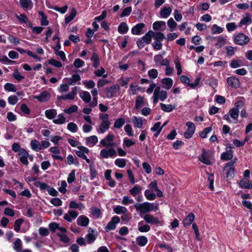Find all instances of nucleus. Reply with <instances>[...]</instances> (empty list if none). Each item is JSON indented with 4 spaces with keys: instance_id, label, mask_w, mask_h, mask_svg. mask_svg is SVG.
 I'll list each match as a JSON object with an SVG mask.
<instances>
[{
    "instance_id": "nucleus-1",
    "label": "nucleus",
    "mask_w": 252,
    "mask_h": 252,
    "mask_svg": "<svg viewBox=\"0 0 252 252\" xmlns=\"http://www.w3.org/2000/svg\"><path fill=\"white\" fill-rule=\"evenodd\" d=\"M134 207L136 211L140 214H144L152 211H157L158 210V203H152L145 202L142 203H135Z\"/></svg>"
},
{
    "instance_id": "nucleus-2",
    "label": "nucleus",
    "mask_w": 252,
    "mask_h": 252,
    "mask_svg": "<svg viewBox=\"0 0 252 252\" xmlns=\"http://www.w3.org/2000/svg\"><path fill=\"white\" fill-rule=\"evenodd\" d=\"M155 32L152 31H149L144 36L139 38L136 43L138 47L141 49L144 47L146 44H149L152 41V38L154 36Z\"/></svg>"
},
{
    "instance_id": "nucleus-3",
    "label": "nucleus",
    "mask_w": 252,
    "mask_h": 252,
    "mask_svg": "<svg viewBox=\"0 0 252 252\" xmlns=\"http://www.w3.org/2000/svg\"><path fill=\"white\" fill-rule=\"evenodd\" d=\"M234 42L239 45H246L250 41L249 37L243 33H239L234 36Z\"/></svg>"
},
{
    "instance_id": "nucleus-4",
    "label": "nucleus",
    "mask_w": 252,
    "mask_h": 252,
    "mask_svg": "<svg viewBox=\"0 0 252 252\" xmlns=\"http://www.w3.org/2000/svg\"><path fill=\"white\" fill-rule=\"evenodd\" d=\"M114 140V135L112 133H109L105 138L101 140L100 143L104 147H114L116 144L113 142Z\"/></svg>"
},
{
    "instance_id": "nucleus-5",
    "label": "nucleus",
    "mask_w": 252,
    "mask_h": 252,
    "mask_svg": "<svg viewBox=\"0 0 252 252\" xmlns=\"http://www.w3.org/2000/svg\"><path fill=\"white\" fill-rule=\"evenodd\" d=\"M237 159H235L233 161H230L227 163L224 167V170L226 171V178H233L234 175V163Z\"/></svg>"
},
{
    "instance_id": "nucleus-6",
    "label": "nucleus",
    "mask_w": 252,
    "mask_h": 252,
    "mask_svg": "<svg viewBox=\"0 0 252 252\" xmlns=\"http://www.w3.org/2000/svg\"><path fill=\"white\" fill-rule=\"evenodd\" d=\"M78 92V88L75 87L72 88V90L68 94L62 95H58L57 99L60 101L61 99L63 100H72L73 99L75 96L76 95Z\"/></svg>"
},
{
    "instance_id": "nucleus-7",
    "label": "nucleus",
    "mask_w": 252,
    "mask_h": 252,
    "mask_svg": "<svg viewBox=\"0 0 252 252\" xmlns=\"http://www.w3.org/2000/svg\"><path fill=\"white\" fill-rule=\"evenodd\" d=\"M186 126H188V129L184 133V136L187 139L190 138L195 130V125L191 122H188L186 123Z\"/></svg>"
},
{
    "instance_id": "nucleus-8",
    "label": "nucleus",
    "mask_w": 252,
    "mask_h": 252,
    "mask_svg": "<svg viewBox=\"0 0 252 252\" xmlns=\"http://www.w3.org/2000/svg\"><path fill=\"white\" fill-rule=\"evenodd\" d=\"M116 155V150L111 147L109 149L106 150L103 149L100 151V156L102 158H107L109 157H112Z\"/></svg>"
},
{
    "instance_id": "nucleus-9",
    "label": "nucleus",
    "mask_w": 252,
    "mask_h": 252,
    "mask_svg": "<svg viewBox=\"0 0 252 252\" xmlns=\"http://www.w3.org/2000/svg\"><path fill=\"white\" fill-rule=\"evenodd\" d=\"M120 90V87L118 84H115L105 89L106 96L108 98H112L116 91Z\"/></svg>"
},
{
    "instance_id": "nucleus-10",
    "label": "nucleus",
    "mask_w": 252,
    "mask_h": 252,
    "mask_svg": "<svg viewBox=\"0 0 252 252\" xmlns=\"http://www.w3.org/2000/svg\"><path fill=\"white\" fill-rule=\"evenodd\" d=\"M120 221V218L117 216L113 217L111 221L108 222L105 228V230L108 232L110 230H113L116 227V224Z\"/></svg>"
},
{
    "instance_id": "nucleus-11",
    "label": "nucleus",
    "mask_w": 252,
    "mask_h": 252,
    "mask_svg": "<svg viewBox=\"0 0 252 252\" xmlns=\"http://www.w3.org/2000/svg\"><path fill=\"white\" fill-rule=\"evenodd\" d=\"M144 220L147 223L152 224H158L160 222L158 218L155 217L149 214L145 215Z\"/></svg>"
},
{
    "instance_id": "nucleus-12",
    "label": "nucleus",
    "mask_w": 252,
    "mask_h": 252,
    "mask_svg": "<svg viewBox=\"0 0 252 252\" xmlns=\"http://www.w3.org/2000/svg\"><path fill=\"white\" fill-rule=\"evenodd\" d=\"M227 83L232 88H238L240 86L239 80L235 77H230L227 78Z\"/></svg>"
},
{
    "instance_id": "nucleus-13",
    "label": "nucleus",
    "mask_w": 252,
    "mask_h": 252,
    "mask_svg": "<svg viewBox=\"0 0 252 252\" xmlns=\"http://www.w3.org/2000/svg\"><path fill=\"white\" fill-rule=\"evenodd\" d=\"M50 94L47 91H43L39 95L34 96V98L40 102H45L49 99Z\"/></svg>"
},
{
    "instance_id": "nucleus-14",
    "label": "nucleus",
    "mask_w": 252,
    "mask_h": 252,
    "mask_svg": "<svg viewBox=\"0 0 252 252\" xmlns=\"http://www.w3.org/2000/svg\"><path fill=\"white\" fill-rule=\"evenodd\" d=\"M77 148L79 149V150L76 151L75 153L76 155L83 159H86V156L85 154L89 153V150L84 146H77Z\"/></svg>"
},
{
    "instance_id": "nucleus-15",
    "label": "nucleus",
    "mask_w": 252,
    "mask_h": 252,
    "mask_svg": "<svg viewBox=\"0 0 252 252\" xmlns=\"http://www.w3.org/2000/svg\"><path fill=\"white\" fill-rule=\"evenodd\" d=\"M110 122H101L97 131L98 133H104L110 127Z\"/></svg>"
},
{
    "instance_id": "nucleus-16",
    "label": "nucleus",
    "mask_w": 252,
    "mask_h": 252,
    "mask_svg": "<svg viewBox=\"0 0 252 252\" xmlns=\"http://www.w3.org/2000/svg\"><path fill=\"white\" fill-rule=\"evenodd\" d=\"M157 91V96L161 101H164L167 96V93L165 91L161 90L160 87H157L154 92Z\"/></svg>"
},
{
    "instance_id": "nucleus-17",
    "label": "nucleus",
    "mask_w": 252,
    "mask_h": 252,
    "mask_svg": "<svg viewBox=\"0 0 252 252\" xmlns=\"http://www.w3.org/2000/svg\"><path fill=\"white\" fill-rule=\"evenodd\" d=\"M89 223V219L84 215L79 216L77 220V224L81 226H87Z\"/></svg>"
},
{
    "instance_id": "nucleus-18",
    "label": "nucleus",
    "mask_w": 252,
    "mask_h": 252,
    "mask_svg": "<svg viewBox=\"0 0 252 252\" xmlns=\"http://www.w3.org/2000/svg\"><path fill=\"white\" fill-rule=\"evenodd\" d=\"M144 23H139L134 26L131 29V33L134 35H140L141 34L142 29L145 27Z\"/></svg>"
},
{
    "instance_id": "nucleus-19",
    "label": "nucleus",
    "mask_w": 252,
    "mask_h": 252,
    "mask_svg": "<svg viewBox=\"0 0 252 252\" xmlns=\"http://www.w3.org/2000/svg\"><path fill=\"white\" fill-rule=\"evenodd\" d=\"M19 3L24 9L29 10L32 8L33 3L31 0H20Z\"/></svg>"
},
{
    "instance_id": "nucleus-20",
    "label": "nucleus",
    "mask_w": 252,
    "mask_h": 252,
    "mask_svg": "<svg viewBox=\"0 0 252 252\" xmlns=\"http://www.w3.org/2000/svg\"><path fill=\"white\" fill-rule=\"evenodd\" d=\"M194 215L190 213L183 220V224L185 227L189 226L194 220Z\"/></svg>"
},
{
    "instance_id": "nucleus-21",
    "label": "nucleus",
    "mask_w": 252,
    "mask_h": 252,
    "mask_svg": "<svg viewBox=\"0 0 252 252\" xmlns=\"http://www.w3.org/2000/svg\"><path fill=\"white\" fill-rule=\"evenodd\" d=\"M94 231L90 228L89 230V233L86 236L87 242L90 244L93 243L96 239L95 235L94 234Z\"/></svg>"
},
{
    "instance_id": "nucleus-22",
    "label": "nucleus",
    "mask_w": 252,
    "mask_h": 252,
    "mask_svg": "<svg viewBox=\"0 0 252 252\" xmlns=\"http://www.w3.org/2000/svg\"><path fill=\"white\" fill-rule=\"evenodd\" d=\"M239 114V110L237 108H232L229 111V114L231 118H232L235 124H236L238 122V118Z\"/></svg>"
},
{
    "instance_id": "nucleus-23",
    "label": "nucleus",
    "mask_w": 252,
    "mask_h": 252,
    "mask_svg": "<svg viewBox=\"0 0 252 252\" xmlns=\"http://www.w3.org/2000/svg\"><path fill=\"white\" fill-rule=\"evenodd\" d=\"M161 106V109L162 111L166 112H172L174 109H176V104L171 105V104H165L162 103L160 104Z\"/></svg>"
},
{
    "instance_id": "nucleus-24",
    "label": "nucleus",
    "mask_w": 252,
    "mask_h": 252,
    "mask_svg": "<svg viewBox=\"0 0 252 252\" xmlns=\"http://www.w3.org/2000/svg\"><path fill=\"white\" fill-rule=\"evenodd\" d=\"M161 82L164 85L163 87L167 90H169L173 85V80L170 78H164L162 79Z\"/></svg>"
},
{
    "instance_id": "nucleus-25",
    "label": "nucleus",
    "mask_w": 252,
    "mask_h": 252,
    "mask_svg": "<svg viewBox=\"0 0 252 252\" xmlns=\"http://www.w3.org/2000/svg\"><path fill=\"white\" fill-rule=\"evenodd\" d=\"M233 151L229 150L221 154L220 158L223 160H227L233 158Z\"/></svg>"
},
{
    "instance_id": "nucleus-26",
    "label": "nucleus",
    "mask_w": 252,
    "mask_h": 252,
    "mask_svg": "<svg viewBox=\"0 0 252 252\" xmlns=\"http://www.w3.org/2000/svg\"><path fill=\"white\" fill-rule=\"evenodd\" d=\"M172 9L170 7H164L160 11V15L163 18H167L171 14Z\"/></svg>"
},
{
    "instance_id": "nucleus-27",
    "label": "nucleus",
    "mask_w": 252,
    "mask_h": 252,
    "mask_svg": "<svg viewBox=\"0 0 252 252\" xmlns=\"http://www.w3.org/2000/svg\"><path fill=\"white\" fill-rule=\"evenodd\" d=\"M57 112L56 109H50L45 111V115L48 119H53L57 116Z\"/></svg>"
},
{
    "instance_id": "nucleus-28",
    "label": "nucleus",
    "mask_w": 252,
    "mask_h": 252,
    "mask_svg": "<svg viewBox=\"0 0 252 252\" xmlns=\"http://www.w3.org/2000/svg\"><path fill=\"white\" fill-rule=\"evenodd\" d=\"M199 160L207 164V165H210L211 164V161L208 157V156H207L206 152L203 150L202 153V155L199 157Z\"/></svg>"
},
{
    "instance_id": "nucleus-29",
    "label": "nucleus",
    "mask_w": 252,
    "mask_h": 252,
    "mask_svg": "<svg viewBox=\"0 0 252 252\" xmlns=\"http://www.w3.org/2000/svg\"><path fill=\"white\" fill-rule=\"evenodd\" d=\"M80 96L82 100L86 103L90 102L91 96L90 93L87 91H83L80 94Z\"/></svg>"
},
{
    "instance_id": "nucleus-30",
    "label": "nucleus",
    "mask_w": 252,
    "mask_h": 252,
    "mask_svg": "<svg viewBox=\"0 0 252 252\" xmlns=\"http://www.w3.org/2000/svg\"><path fill=\"white\" fill-rule=\"evenodd\" d=\"M128 30V27L125 22L121 23L118 27V31L121 34L126 33Z\"/></svg>"
},
{
    "instance_id": "nucleus-31",
    "label": "nucleus",
    "mask_w": 252,
    "mask_h": 252,
    "mask_svg": "<svg viewBox=\"0 0 252 252\" xmlns=\"http://www.w3.org/2000/svg\"><path fill=\"white\" fill-rule=\"evenodd\" d=\"M136 243L139 246L143 247L148 242L147 238L144 236H138L136 239Z\"/></svg>"
},
{
    "instance_id": "nucleus-32",
    "label": "nucleus",
    "mask_w": 252,
    "mask_h": 252,
    "mask_svg": "<svg viewBox=\"0 0 252 252\" xmlns=\"http://www.w3.org/2000/svg\"><path fill=\"white\" fill-rule=\"evenodd\" d=\"M91 60L93 62V67L96 68L99 65V59L98 55L96 53L94 52L91 58Z\"/></svg>"
},
{
    "instance_id": "nucleus-33",
    "label": "nucleus",
    "mask_w": 252,
    "mask_h": 252,
    "mask_svg": "<svg viewBox=\"0 0 252 252\" xmlns=\"http://www.w3.org/2000/svg\"><path fill=\"white\" fill-rule=\"evenodd\" d=\"M143 221H140L138 223V230L141 232H147L150 230V226L148 224L142 225Z\"/></svg>"
},
{
    "instance_id": "nucleus-34",
    "label": "nucleus",
    "mask_w": 252,
    "mask_h": 252,
    "mask_svg": "<svg viewBox=\"0 0 252 252\" xmlns=\"http://www.w3.org/2000/svg\"><path fill=\"white\" fill-rule=\"evenodd\" d=\"M239 185L242 188L252 189V184L249 180L242 179L239 183Z\"/></svg>"
},
{
    "instance_id": "nucleus-35",
    "label": "nucleus",
    "mask_w": 252,
    "mask_h": 252,
    "mask_svg": "<svg viewBox=\"0 0 252 252\" xmlns=\"http://www.w3.org/2000/svg\"><path fill=\"white\" fill-rule=\"evenodd\" d=\"M31 148L32 150L38 152L41 149V145L39 141L36 140H32L31 142Z\"/></svg>"
},
{
    "instance_id": "nucleus-36",
    "label": "nucleus",
    "mask_w": 252,
    "mask_h": 252,
    "mask_svg": "<svg viewBox=\"0 0 252 252\" xmlns=\"http://www.w3.org/2000/svg\"><path fill=\"white\" fill-rule=\"evenodd\" d=\"M132 122L134 126L138 128H141L143 125V121L141 117L137 118L136 116H133L132 119Z\"/></svg>"
},
{
    "instance_id": "nucleus-37",
    "label": "nucleus",
    "mask_w": 252,
    "mask_h": 252,
    "mask_svg": "<svg viewBox=\"0 0 252 252\" xmlns=\"http://www.w3.org/2000/svg\"><path fill=\"white\" fill-rule=\"evenodd\" d=\"M217 42L215 44V46L217 48H220L225 44L226 39L221 36H219L217 39Z\"/></svg>"
},
{
    "instance_id": "nucleus-38",
    "label": "nucleus",
    "mask_w": 252,
    "mask_h": 252,
    "mask_svg": "<svg viewBox=\"0 0 252 252\" xmlns=\"http://www.w3.org/2000/svg\"><path fill=\"white\" fill-rule=\"evenodd\" d=\"M142 190V187L141 186L136 185L131 189L129 190L130 193L133 196H135L138 194L140 193Z\"/></svg>"
},
{
    "instance_id": "nucleus-39",
    "label": "nucleus",
    "mask_w": 252,
    "mask_h": 252,
    "mask_svg": "<svg viewBox=\"0 0 252 252\" xmlns=\"http://www.w3.org/2000/svg\"><path fill=\"white\" fill-rule=\"evenodd\" d=\"M76 14V11L74 8H72L69 15L66 16L65 18V24L69 23L70 21H71L75 17Z\"/></svg>"
},
{
    "instance_id": "nucleus-40",
    "label": "nucleus",
    "mask_w": 252,
    "mask_h": 252,
    "mask_svg": "<svg viewBox=\"0 0 252 252\" xmlns=\"http://www.w3.org/2000/svg\"><path fill=\"white\" fill-rule=\"evenodd\" d=\"M22 241L19 238H17L13 243V249L17 252H19L22 250Z\"/></svg>"
},
{
    "instance_id": "nucleus-41",
    "label": "nucleus",
    "mask_w": 252,
    "mask_h": 252,
    "mask_svg": "<svg viewBox=\"0 0 252 252\" xmlns=\"http://www.w3.org/2000/svg\"><path fill=\"white\" fill-rule=\"evenodd\" d=\"M125 123V120L123 118L116 119L114 124V127L116 128H120Z\"/></svg>"
},
{
    "instance_id": "nucleus-42",
    "label": "nucleus",
    "mask_w": 252,
    "mask_h": 252,
    "mask_svg": "<svg viewBox=\"0 0 252 252\" xmlns=\"http://www.w3.org/2000/svg\"><path fill=\"white\" fill-rule=\"evenodd\" d=\"M53 123L55 124L62 125L65 123V118L62 114H59L58 118L53 121Z\"/></svg>"
},
{
    "instance_id": "nucleus-43",
    "label": "nucleus",
    "mask_w": 252,
    "mask_h": 252,
    "mask_svg": "<svg viewBox=\"0 0 252 252\" xmlns=\"http://www.w3.org/2000/svg\"><path fill=\"white\" fill-rule=\"evenodd\" d=\"M126 163V159L124 158H117L115 161V164L120 168H124Z\"/></svg>"
},
{
    "instance_id": "nucleus-44",
    "label": "nucleus",
    "mask_w": 252,
    "mask_h": 252,
    "mask_svg": "<svg viewBox=\"0 0 252 252\" xmlns=\"http://www.w3.org/2000/svg\"><path fill=\"white\" fill-rule=\"evenodd\" d=\"M113 211L116 214H120L121 213H126L127 211V210L125 207L118 205L114 208Z\"/></svg>"
},
{
    "instance_id": "nucleus-45",
    "label": "nucleus",
    "mask_w": 252,
    "mask_h": 252,
    "mask_svg": "<svg viewBox=\"0 0 252 252\" xmlns=\"http://www.w3.org/2000/svg\"><path fill=\"white\" fill-rule=\"evenodd\" d=\"M144 103V97L138 95L136 97L135 100V108L138 109Z\"/></svg>"
},
{
    "instance_id": "nucleus-46",
    "label": "nucleus",
    "mask_w": 252,
    "mask_h": 252,
    "mask_svg": "<svg viewBox=\"0 0 252 252\" xmlns=\"http://www.w3.org/2000/svg\"><path fill=\"white\" fill-rule=\"evenodd\" d=\"M145 196L146 198L149 200H153L156 197V195L155 193L151 192L150 190L147 189L144 192Z\"/></svg>"
},
{
    "instance_id": "nucleus-47",
    "label": "nucleus",
    "mask_w": 252,
    "mask_h": 252,
    "mask_svg": "<svg viewBox=\"0 0 252 252\" xmlns=\"http://www.w3.org/2000/svg\"><path fill=\"white\" fill-rule=\"evenodd\" d=\"M98 141V139L96 136H91L88 137L87 139V143L88 145H92V146H94Z\"/></svg>"
},
{
    "instance_id": "nucleus-48",
    "label": "nucleus",
    "mask_w": 252,
    "mask_h": 252,
    "mask_svg": "<svg viewBox=\"0 0 252 252\" xmlns=\"http://www.w3.org/2000/svg\"><path fill=\"white\" fill-rule=\"evenodd\" d=\"M212 130V128L211 127H207L199 133V136L202 138H205L207 137V134Z\"/></svg>"
},
{
    "instance_id": "nucleus-49",
    "label": "nucleus",
    "mask_w": 252,
    "mask_h": 252,
    "mask_svg": "<svg viewBox=\"0 0 252 252\" xmlns=\"http://www.w3.org/2000/svg\"><path fill=\"white\" fill-rule=\"evenodd\" d=\"M4 89L9 92H15L16 91V88L13 84L7 83L4 86Z\"/></svg>"
},
{
    "instance_id": "nucleus-50",
    "label": "nucleus",
    "mask_w": 252,
    "mask_h": 252,
    "mask_svg": "<svg viewBox=\"0 0 252 252\" xmlns=\"http://www.w3.org/2000/svg\"><path fill=\"white\" fill-rule=\"evenodd\" d=\"M166 23L164 21H157L154 23L153 28L155 30H159L162 26H165Z\"/></svg>"
},
{
    "instance_id": "nucleus-51",
    "label": "nucleus",
    "mask_w": 252,
    "mask_h": 252,
    "mask_svg": "<svg viewBox=\"0 0 252 252\" xmlns=\"http://www.w3.org/2000/svg\"><path fill=\"white\" fill-rule=\"evenodd\" d=\"M223 28L215 24L212 26L211 31L213 34L220 33L223 31Z\"/></svg>"
},
{
    "instance_id": "nucleus-52",
    "label": "nucleus",
    "mask_w": 252,
    "mask_h": 252,
    "mask_svg": "<svg viewBox=\"0 0 252 252\" xmlns=\"http://www.w3.org/2000/svg\"><path fill=\"white\" fill-rule=\"evenodd\" d=\"M23 221L24 220L22 219H19L15 221L14 229L16 232H18L20 230L21 225Z\"/></svg>"
},
{
    "instance_id": "nucleus-53",
    "label": "nucleus",
    "mask_w": 252,
    "mask_h": 252,
    "mask_svg": "<svg viewBox=\"0 0 252 252\" xmlns=\"http://www.w3.org/2000/svg\"><path fill=\"white\" fill-rule=\"evenodd\" d=\"M140 87L137 85L131 84L130 85V89L128 90V92L131 91L133 95H135L137 94V92L140 91Z\"/></svg>"
},
{
    "instance_id": "nucleus-54",
    "label": "nucleus",
    "mask_w": 252,
    "mask_h": 252,
    "mask_svg": "<svg viewBox=\"0 0 252 252\" xmlns=\"http://www.w3.org/2000/svg\"><path fill=\"white\" fill-rule=\"evenodd\" d=\"M148 75L150 79H155L158 75V71L156 69H152L148 71Z\"/></svg>"
},
{
    "instance_id": "nucleus-55",
    "label": "nucleus",
    "mask_w": 252,
    "mask_h": 252,
    "mask_svg": "<svg viewBox=\"0 0 252 252\" xmlns=\"http://www.w3.org/2000/svg\"><path fill=\"white\" fill-rule=\"evenodd\" d=\"M132 11V8L130 6L125 8L121 14L120 15V17H124L125 16H128L130 15Z\"/></svg>"
},
{
    "instance_id": "nucleus-56",
    "label": "nucleus",
    "mask_w": 252,
    "mask_h": 252,
    "mask_svg": "<svg viewBox=\"0 0 252 252\" xmlns=\"http://www.w3.org/2000/svg\"><path fill=\"white\" fill-rule=\"evenodd\" d=\"M78 107L76 105H73L68 109H66L64 110V112L67 114H71L72 113L76 112L78 111Z\"/></svg>"
},
{
    "instance_id": "nucleus-57",
    "label": "nucleus",
    "mask_w": 252,
    "mask_h": 252,
    "mask_svg": "<svg viewBox=\"0 0 252 252\" xmlns=\"http://www.w3.org/2000/svg\"><path fill=\"white\" fill-rule=\"evenodd\" d=\"M67 163L69 165L71 164H74L75 165H78L79 162L77 160V159H74L73 156L71 155H69L67 157Z\"/></svg>"
},
{
    "instance_id": "nucleus-58",
    "label": "nucleus",
    "mask_w": 252,
    "mask_h": 252,
    "mask_svg": "<svg viewBox=\"0 0 252 252\" xmlns=\"http://www.w3.org/2000/svg\"><path fill=\"white\" fill-rule=\"evenodd\" d=\"M67 129L72 132H76L78 130L77 126L74 123L70 122L68 124Z\"/></svg>"
},
{
    "instance_id": "nucleus-59",
    "label": "nucleus",
    "mask_w": 252,
    "mask_h": 252,
    "mask_svg": "<svg viewBox=\"0 0 252 252\" xmlns=\"http://www.w3.org/2000/svg\"><path fill=\"white\" fill-rule=\"evenodd\" d=\"M167 25L170 28V31L172 32L176 28L177 24L174 21L173 18H171L169 19V20L168 21Z\"/></svg>"
},
{
    "instance_id": "nucleus-60",
    "label": "nucleus",
    "mask_w": 252,
    "mask_h": 252,
    "mask_svg": "<svg viewBox=\"0 0 252 252\" xmlns=\"http://www.w3.org/2000/svg\"><path fill=\"white\" fill-rule=\"evenodd\" d=\"M134 202L133 200L130 197L125 196L123 198L122 203L125 205H127L128 204L133 203Z\"/></svg>"
},
{
    "instance_id": "nucleus-61",
    "label": "nucleus",
    "mask_w": 252,
    "mask_h": 252,
    "mask_svg": "<svg viewBox=\"0 0 252 252\" xmlns=\"http://www.w3.org/2000/svg\"><path fill=\"white\" fill-rule=\"evenodd\" d=\"M252 23V19L250 17H246L243 18L240 22L239 27H241L243 25H248Z\"/></svg>"
},
{
    "instance_id": "nucleus-62",
    "label": "nucleus",
    "mask_w": 252,
    "mask_h": 252,
    "mask_svg": "<svg viewBox=\"0 0 252 252\" xmlns=\"http://www.w3.org/2000/svg\"><path fill=\"white\" fill-rule=\"evenodd\" d=\"M48 63L55 67H61L62 66V63L60 62L53 59L49 60Z\"/></svg>"
},
{
    "instance_id": "nucleus-63",
    "label": "nucleus",
    "mask_w": 252,
    "mask_h": 252,
    "mask_svg": "<svg viewBox=\"0 0 252 252\" xmlns=\"http://www.w3.org/2000/svg\"><path fill=\"white\" fill-rule=\"evenodd\" d=\"M91 213L96 218H99L100 215V210L97 207H92L91 208Z\"/></svg>"
},
{
    "instance_id": "nucleus-64",
    "label": "nucleus",
    "mask_w": 252,
    "mask_h": 252,
    "mask_svg": "<svg viewBox=\"0 0 252 252\" xmlns=\"http://www.w3.org/2000/svg\"><path fill=\"white\" fill-rule=\"evenodd\" d=\"M35 186L36 187L39 188L41 189H48L49 187L47 184L39 181L35 183Z\"/></svg>"
}]
</instances>
